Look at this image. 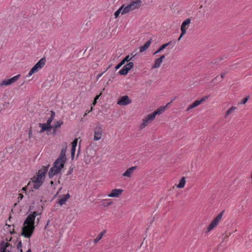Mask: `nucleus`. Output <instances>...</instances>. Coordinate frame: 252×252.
<instances>
[{"label": "nucleus", "instance_id": "13", "mask_svg": "<svg viewBox=\"0 0 252 252\" xmlns=\"http://www.w3.org/2000/svg\"><path fill=\"white\" fill-rule=\"evenodd\" d=\"M208 97V96H205L203 97L202 98H201L200 100H196L195 101H194L191 104H190L189 107L187 108V111H189L190 109L194 108L197 106H198L199 105H200L202 102L204 101L206 99H207Z\"/></svg>", "mask_w": 252, "mask_h": 252}, {"label": "nucleus", "instance_id": "26", "mask_svg": "<svg viewBox=\"0 0 252 252\" xmlns=\"http://www.w3.org/2000/svg\"><path fill=\"white\" fill-rule=\"evenodd\" d=\"M105 232H106L105 230H103V231H101L99 233V234L94 240V242L95 244H96L102 238V236L104 235Z\"/></svg>", "mask_w": 252, "mask_h": 252}, {"label": "nucleus", "instance_id": "6", "mask_svg": "<svg viewBox=\"0 0 252 252\" xmlns=\"http://www.w3.org/2000/svg\"><path fill=\"white\" fill-rule=\"evenodd\" d=\"M224 211H221L217 217L212 220L207 228V231L209 232L214 229L218 224L219 222L221 219Z\"/></svg>", "mask_w": 252, "mask_h": 252}, {"label": "nucleus", "instance_id": "38", "mask_svg": "<svg viewBox=\"0 0 252 252\" xmlns=\"http://www.w3.org/2000/svg\"><path fill=\"white\" fill-rule=\"evenodd\" d=\"M218 78V76H216V77H215L213 79H212V83H215V82H216V81L217 80Z\"/></svg>", "mask_w": 252, "mask_h": 252}, {"label": "nucleus", "instance_id": "1", "mask_svg": "<svg viewBox=\"0 0 252 252\" xmlns=\"http://www.w3.org/2000/svg\"><path fill=\"white\" fill-rule=\"evenodd\" d=\"M67 143H63V147L61 150V153L53 164V167L48 172V177L50 179L52 178L54 176L59 173L61 169L63 167L64 164L66 160L65 153L67 149Z\"/></svg>", "mask_w": 252, "mask_h": 252}, {"label": "nucleus", "instance_id": "7", "mask_svg": "<svg viewBox=\"0 0 252 252\" xmlns=\"http://www.w3.org/2000/svg\"><path fill=\"white\" fill-rule=\"evenodd\" d=\"M20 74L17 75L8 79H4L0 83V87L9 86L16 82L19 78Z\"/></svg>", "mask_w": 252, "mask_h": 252}, {"label": "nucleus", "instance_id": "51", "mask_svg": "<svg viewBox=\"0 0 252 252\" xmlns=\"http://www.w3.org/2000/svg\"><path fill=\"white\" fill-rule=\"evenodd\" d=\"M23 190H25V188H23Z\"/></svg>", "mask_w": 252, "mask_h": 252}, {"label": "nucleus", "instance_id": "30", "mask_svg": "<svg viewBox=\"0 0 252 252\" xmlns=\"http://www.w3.org/2000/svg\"><path fill=\"white\" fill-rule=\"evenodd\" d=\"M73 169H74V167H73V166H70V167H69V169L68 171H67V172L66 175H69L71 174H72V173L73 172Z\"/></svg>", "mask_w": 252, "mask_h": 252}, {"label": "nucleus", "instance_id": "20", "mask_svg": "<svg viewBox=\"0 0 252 252\" xmlns=\"http://www.w3.org/2000/svg\"><path fill=\"white\" fill-rule=\"evenodd\" d=\"M78 139L75 138L73 142L71 143V158L73 159L74 157L76 147L77 144Z\"/></svg>", "mask_w": 252, "mask_h": 252}, {"label": "nucleus", "instance_id": "14", "mask_svg": "<svg viewBox=\"0 0 252 252\" xmlns=\"http://www.w3.org/2000/svg\"><path fill=\"white\" fill-rule=\"evenodd\" d=\"M137 168V166H132L128 168L123 174V177H126L128 178H131L135 170Z\"/></svg>", "mask_w": 252, "mask_h": 252}, {"label": "nucleus", "instance_id": "39", "mask_svg": "<svg viewBox=\"0 0 252 252\" xmlns=\"http://www.w3.org/2000/svg\"><path fill=\"white\" fill-rule=\"evenodd\" d=\"M23 197V194H22L21 193L19 194V196H18V199H19L20 200H22Z\"/></svg>", "mask_w": 252, "mask_h": 252}, {"label": "nucleus", "instance_id": "31", "mask_svg": "<svg viewBox=\"0 0 252 252\" xmlns=\"http://www.w3.org/2000/svg\"><path fill=\"white\" fill-rule=\"evenodd\" d=\"M134 56H133V57L130 58L129 56V55H127V56H126L125 59H124L125 60V61L126 62H128L130 60H131L132 58L134 57Z\"/></svg>", "mask_w": 252, "mask_h": 252}, {"label": "nucleus", "instance_id": "4", "mask_svg": "<svg viewBox=\"0 0 252 252\" xmlns=\"http://www.w3.org/2000/svg\"><path fill=\"white\" fill-rule=\"evenodd\" d=\"M142 5V0H136L131 1L129 4L124 7L122 14L127 13L136 9L139 8Z\"/></svg>", "mask_w": 252, "mask_h": 252}, {"label": "nucleus", "instance_id": "27", "mask_svg": "<svg viewBox=\"0 0 252 252\" xmlns=\"http://www.w3.org/2000/svg\"><path fill=\"white\" fill-rule=\"evenodd\" d=\"M169 44V43H167L166 44H164L162 45L154 53V54L155 55L156 54L160 53L162 50H163L164 48H165Z\"/></svg>", "mask_w": 252, "mask_h": 252}, {"label": "nucleus", "instance_id": "45", "mask_svg": "<svg viewBox=\"0 0 252 252\" xmlns=\"http://www.w3.org/2000/svg\"><path fill=\"white\" fill-rule=\"evenodd\" d=\"M96 101H95V100H94V102H93V103L92 105H93V106H94V105H95V104H96Z\"/></svg>", "mask_w": 252, "mask_h": 252}, {"label": "nucleus", "instance_id": "50", "mask_svg": "<svg viewBox=\"0 0 252 252\" xmlns=\"http://www.w3.org/2000/svg\"><path fill=\"white\" fill-rule=\"evenodd\" d=\"M93 109V106L91 107V111H92Z\"/></svg>", "mask_w": 252, "mask_h": 252}, {"label": "nucleus", "instance_id": "35", "mask_svg": "<svg viewBox=\"0 0 252 252\" xmlns=\"http://www.w3.org/2000/svg\"><path fill=\"white\" fill-rule=\"evenodd\" d=\"M63 124V122L61 121H60L57 122V124L55 126H61Z\"/></svg>", "mask_w": 252, "mask_h": 252}, {"label": "nucleus", "instance_id": "21", "mask_svg": "<svg viewBox=\"0 0 252 252\" xmlns=\"http://www.w3.org/2000/svg\"><path fill=\"white\" fill-rule=\"evenodd\" d=\"M237 110V107L235 106H232L229 109H228L225 112L224 115V118H226L228 116L230 115H233L234 114L235 111Z\"/></svg>", "mask_w": 252, "mask_h": 252}, {"label": "nucleus", "instance_id": "5", "mask_svg": "<svg viewBox=\"0 0 252 252\" xmlns=\"http://www.w3.org/2000/svg\"><path fill=\"white\" fill-rule=\"evenodd\" d=\"M46 60L44 58L41 59L30 70L28 76H31L33 73L37 72L39 69L42 68L45 64Z\"/></svg>", "mask_w": 252, "mask_h": 252}, {"label": "nucleus", "instance_id": "15", "mask_svg": "<svg viewBox=\"0 0 252 252\" xmlns=\"http://www.w3.org/2000/svg\"><path fill=\"white\" fill-rule=\"evenodd\" d=\"M123 192L122 189H112L111 193L108 195L110 197H119Z\"/></svg>", "mask_w": 252, "mask_h": 252}, {"label": "nucleus", "instance_id": "47", "mask_svg": "<svg viewBox=\"0 0 252 252\" xmlns=\"http://www.w3.org/2000/svg\"><path fill=\"white\" fill-rule=\"evenodd\" d=\"M50 184H51V185H53V184H54V182H53V181H51L50 182Z\"/></svg>", "mask_w": 252, "mask_h": 252}, {"label": "nucleus", "instance_id": "49", "mask_svg": "<svg viewBox=\"0 0 252 252\" xmlns=\"http://www.w3.org/2000/svg\"><path fill=\"white\" fill-rule=\"evenodd\" d=\"M20 252H23L22 249H19Z\"/></svg>", "mask_w": 252, "mask_h": 252}, {"label": "nucleus", "instance_id": "46", "mask_svg": "<svg viewBox=\"0 0 252 252\" xmlns=\"http://www.w3.org/2000/svg\"><path fill=\"white\" fill-rule=\"evenodd\" d=\"M183 36H181V34H180V36H179V37L178 38V40L179 41L181 38Z\"/></svg>", "mask_w": 252, "mask_h": 252}, {"label": "nucleus", "instance_id": "42", "mask_svg": "<svg viewBox=\"0 0 252 252\" xmlns=\"http://www.w3.org/2000/svg\"><path fill=\"white\" fill-rule=\"evenodd\" d=\"M103 73L98 74L97 76V79H98V78H99L102 75Z\"/></svg>", "mask_w": 252, "mask_h": 252}, {"label": "nucleus", "instance_id": "9", "mask_svg": "<svg viewBox=\"0 0 252 252\" xmlns=\"http://www.w3.org/2000/svg\"><path fill=\"white\" fill-rule=\"evenodd\" d=\"M103 130L101 127H95L94 129V140L97 141L101 138Z\"/></svg>", "mask_w": 252, "mask_h": 252}, {"label": "nucleus", "instance_id": "28", "mask_svg": "<svg viewBox=\"0 0 252 252\" xmlns=\"http://www.w3.org/2000/svg\"><path fill=\"white\" fill-rule=\"evenodd\" d=\"M124 5H122L118 10H117L114 13V15H115V18H117L120 13H122V12L124 9Z\"/></svg>", "mask_w": 252, "mask_h": 252}, {"label": "nucleus", "instance_id": "25", "mask_svg": "<svg viewBox=\"0 0 252 252\" xmlns=\"http://www.w3.org/2000/svg\"><path fill=\"white\" fill-rule=\"evenodd\" d=\"M186 184V179L184 177H183L180 180L179 184L177 186L178 188H183L185 187Z\"/></svg>", "mask_w": 252, "mask_h": 252}, {"label": "nucleus", "instance_id": "23", "mask_svg": "<svg viewBox=\"0 0 252 252\" xmlns=\"http://www.w3.org/2000/svg\"><path fill=\"white\" fill-rule=\"evenodd\" d=\"M162 63V62L160 59H159V58L155 60L154 64L152 65V68L155 69L159 68L160 66Z\"/></svg>", "mask_w": 252, "mask_h": 252}, {"label": "nucleus", "instance_id": "48", "mask_svg": "<svg viewBox=\"0 0 252 252\" xmlns=\"http://www.w3.org/2000/svg\"><path fill=\"white\" fill-rule=\"evenodd\" d=\"M26 252H32L31 250L30 249Z\"/></svg>", "mask_w": 252, "mask_h": 252}, {"label": "nucleus", "instance_id": "32", "mask_svg": "<svg viewBox=\"0 0 252 252\" xmlns=\"http://www.w3.org/2000/svg\"><path fill=\"white\" fill-rule=\"evenodd\" d=\"M22 243L21 241H20L18 243L17 245V249L19 250L20 249H22Z\"/></svg>", "mask_w": 252, "mask_h": 252}, {"label": "nucleus", "instance_id": "18", "mask_svg": "<svg viewBox=\"0 0 252 252\" xmlns=\"http://www.w3.org/2000/svg\"><path fill=\"white\" fill-rule=\"evenodd\" d=\"M169 104V103H167L165 106H162L158 108L156 110L154 111L153 113L154 114L155 117L157 115H160L162 114L166 110L167 106Z\"/></svg>", "mask_w": 252, "mask_h": 252}, {"label": "nucleus", "instance_id": "41", "mask_svg": "<svg viewBox=\"0 0 252 252\" xmlns=\"http://www.w3.org/2000/svg\"><path fill=\"white\" fill-rule=\"evenodd\" d=\"M101 94H99V95H96V96L95 97V98H94V100H95V101H96V100L98 99V98H99V96L101 95Z\"/></svg>", "mask_w": 252, "mask_h": 252}, {"label": "nucleus", "instance_id": "37", "mask_svg": "<svg viewBox=\"0 0 252 252\" xmlns=\"http://www.w3.org/2000/svg\"><path fill=\"white\" fill-rule=\"evenodd\" d=\"M121 66H122V65L119 63L116 66L115 68L116 70H117V69H119Z\"/></svg>", "mask_w": 252, "mask_h": 252}, {"label": "nucleus", "instance_id": "2", "mask_svg": "<svg viewBox=\"0 0 252 252\" xmlns=\"http://www.w3.org/2000/svg\"><path fill=\"white\" fill-rule=\"evenodd\" d=\"M37 212L34 211L30 214L24 222L21 235L26 238H30L32 234L34 229V220L37 215Z\"/></svg>", "mask_w": 252, "mask_h": 252}, {"label": "nucleus", "instance_id": "10", "mask_svg": "<svg viewBox=\"0 0 252 252\" xmlns=\"http://www.w3.org/2000/svg\"><path fill=\"white\" fill-rule=\"evenodd\" d=\"M131 102V100L129 98L127 95H124L120 97L119 98L117 101V104L119 105L124 106L130 103Z\"/></svg>", "mask_w": 252, "mask_h": 252}, {"label": "nucleus", "instance_id": "44", "mask_svg": "<svg viewBox=\"0 0 252 252\" xmlns=\"http://www.w3.org/2000/svg\"><path fill=\"white\" fill-rule=\"evenodd\" d=\"M31 134H32V130L31 129H30V130H29V137L30 138L31 136Z\"/></svg>", "mask_w": 252, "mask_h": 252}, {"label": "nucleus", "instance_id": "43", "mask_svg": "<svg viewBox=\"0 0 252 252\" xmlns=\"http://www.w3.org/2000/svg\"><path fill=\"white\" fill-rule=\"evenodd\" d=\"M231 233H230L229 235H226L224 237V238H223V239H225L229 237V235H231Z\"/></svg>", "mask_w": 252, "mask_h": 252}, {"label": "nucleus", "instance_id": "19", "mask_svg": "<svg viewBox=\"0 0 252 252\" xmlns=\"http://www.w3.org/2000/svg\"><path fill=\"white\" fill-rule=\"evenodd\" d=\"M50 117L48 119L46 123H43L42 124H39V126H51L50 124L54 118L55 116V113L53 111H51Z\"/></svg>", "mask_w": 252, "mask_h": 252}, {"label": "nucleus", "instance_id": "17", "mask_svg": "<svg viewBox=\"0 0 252 252\" xmlns=\"http://www.w3.org/2000/svg\"><path fill=\"white\" fill-rule=\"evenodd\" d=\"M70 196L69 193L59 196L58 203L60 205L65 204V202L70 198Z\"/></svg>", "mask_w": 252, "mask_h": 252}, {"label": "nucleus", "instance_id": "34", "mask_svg": "<svg viewBox=\"0 0 252 252\" xmlns=\"http://www.w3.org/2000/svg\"><path fill=\"white\" fill-rule=\"evenodd\" d=\"M113 204L112 201L107 203L106 204H103V206L105 207H107L108 206L111 205Z\"/></svg>", "mask_w": 252, "mask_h": 252}, {"label": "nucleus", "instance_id": "22", "mask_svg": "<svg viewBox=\"0 0 252 252\" xmlns=\"http://www.w3.org/2000/svg\"><path fill=\"white\" fill-rule=\"evenodd\" d=\"M57 127H41V129L39 132L40 133H42L44 131H46L47 134L48 135L51 133L53 128H54L53 132L54 133L55 132L56 128Z\"/></svg>", "mask_w": 252, "mask_h": 252}, {"label": "nucleus", "instance_id": "53", "mask_svg": "<svg viewBox=\"0 0 252 252\" xmlns=\"http://www.w3.org/2000/svg\"><path fill=\"white\" fill-rule=\"evenodd\" d=\"M87 115V113L85 114L84 116Z\"/></svg>", "mask_w": 252, "mask_h": 252}, {"label": "nucleus", "instance_id": "24", "mask_svg": "<svg viewBox=\"0 0 252 252\" xmlns=\"http://www.w3.org/2000/svg\"><path fill=\"white\" fill-rule=\"evenodd\" d=\"M151 40H149L146 42L143 46H142L140 47V52L142 53L144 51L146 50L149 47L151 44Z\"/></svg>", "mask_w": 252, "mask_h": 252}, {"label": "nucleus", "instance_id": "33", "mask_svg": "<svg viewBox=\"0 0 252 252\" xmlns=\"http://www.w3.org/2000/svg\"><path fill=\"white\" fill-rule=\"evenodd\" d=\"M227 71H225L223 72H222L221 74H220V78L221 79H223L224 77V76L227 74Z\"/></svg>", "mask_w": 252, "mask_h": 252}, {"label": "nucleus", "instance_id": "12", "mask_svg": "<svg viewBox=\"0 0 252 252\" xmlns=\"http://www.w3.org/2000/svg\"><path fill=\"white\" fill-rule=\"evenodd\" d=\"M155 116L152 113L146 116L142 120L143 126H147L150 124L155 118Z\"/></svg>", "mask_w": 252, "mask_h": 252}, {"label": "nucleus", "instance_id": "36", "mask_svg": "<svg viewBox=\"0 0 252 252\" xmlns=\"http://www.w3.org/2000/svg\"><path fill=\"white\" fill-rule=\"evenodd\" d=\"M165 57V56L164 55H163L162 56H161L159 58V59H160L162 62H163V60L164 59Z\"/></svg>", "mask_w": 252, "mask_h": 252}, {"label": "nucleus", "instance_id": "3", "mask_svg": "<svg viewBox=\"0 0 252 252\" xmlns=\"http://www.w3.org/2000/svg\"><path fill=\"white\" fill-rule=\"evenodd\" d=\"M50 164L43 166L37 173L36 176H34L32 179L33 188L38 189L43 184L45 175L47 172Z\"/></svg>", "mask_w": 252, "mask_h": 252}, {"label": "nucleus", "instance_id": "40", "mask_svg": "<svg viewBox=\"0 0 252 252\" xmlns=\"http://www.w3.org/2000/svg\"><path fill=\"white\" fill-rule=\"evenodd\" d=\"M126 62L125 61L124 59H123L120 63L122 65V66L125 64V63H126Z\"/></svg>", "mask_w": 252, "mask_h": 252}, {"label": "nucleus", "instance_id": "8", "mask_svg": "<svg viewBox=\"0 0 252 252\" xmlns=\"http://www.w3.org/2000/svg\"><path fill=\"white\" fill-rule=\"evenodd\" d=\"M134 64L132 62H129L126 64L125 65L123 68L121 69L119 73L120 75H126L127 74L128 72L133 67Z\"/></svg>", "mask_w": 252, "mask_h": 252}, {"label": "nucleus", "instance_id": "52", "mask_svg": "<svg viewBox=\"0 0 252 252\" xmlns=\"http://www.w3.org/2000/svg\"><path fill=\"white\" fill-rule=\"evenodd\" d=\"M251 179H252V175H251Z\"/></svg>", "mask_w": 252, "mask_h": 252}, {"label": "nucleus", "instance_id": "11", "mask_svg": "<svg viewBox=\"0 0 252 252\" xmlns=\"http://www.w3.org/2000/svg\"><path fill=\"white\" fill-rule=\"evenodd\" d=\"M190 21V19L188 18L182 23L181 26V36L184 35V34L186 33V30L189 27Z\"/></svg>", "mask_w": 252, "mask_h": 252}, {"label": "nucleus", "instance_id": "16", "mask_svg": "<svg viewBox=\"0 0 252 252\" xmlns=\"http://www.w3.org/2000/svg\"><path fill=\"white\" fill-rule=\"evenodd\" d=\"M9 246L11 247L10 244L2 241L0 244V252H11L10 250L7 249Z\"/></svg>", "mask_w": 252, "mask_h": 252}, {"label": "nucleus", "instance_id": "29", "mask_svg": "<svg viewBox=\"0 0 252 252\" xmlns=\"http://www.w3.org/2000/svg\"><path fill=\"white\" fill-rule=\"evenodd\" d=\"M249 96H247L246 97L243 98L240 102V104H245L247 102V101H248V100L249 99Z\"/></svg>", "mask_w": 252, "mask_h": 252}]
</instances>
